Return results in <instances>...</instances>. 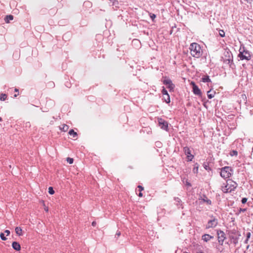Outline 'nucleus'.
Returning a JSON list of instances; mask_svg holds the SVG:
<instances>
[{"label": "nucleus", "mask_w": 253, "mask_h": 253, "mask_svg": "<svg viewBox=\"0 0 253 253\" xmlns=\"http://www.w3.org/2000/svg\"><path fill=\"white\" fill-rule=\"evenodd\" d=\"M189 49L191 55L196 58H199L202 55V50L200 45L195 42L190 44Z\"/></svg>", "instance_id": "f257e3e1"}, {"label": "nucleus", "mask_w": 253, "mask_h": 253, "mask_svg": "<svg viewBox=\"0 0 253 253\" xmlns=\"http://www.w3.org/2000/svg\"><path fill=\"white\" fill-rule=\"evenodd\" d=\"M237 185L238 184L236 182L229 179L227 180L226 185L225 186L222 187V191L224 193L231 192L236 189Z\"/></svg>", "instance_id": "f03ea898"}, {"label": "nucleus", "mask_w": 253, "mask_h": 253, "mask_svg": "<svg viewBox=\"0 0 253 253\" xmlns=\"http://www.w3.org/2000/svg\"><path fill=\"white\" fill-rule=\"evenodd\" d=\"M233 170L229 167H224L221 169L220 176L224 179L230 177L232 173Z\"/></svg>", "instance_id": "7ed1b4c3"}, {"label": "nucleus", "mask_w": 253, "mask_h": 253, "mask_svg": "<svg viewBox=\"0 0 253 253\" xmlns=\"http://www.w3.org/2000/svg\"><path fill=\"white\" fill-rule=\"evenodd\" d=\"M238 57H240L241 60H249L251 59V56L249 51L245 49L244 47L242 49L240 48L239 50V54Z\"/></svg>", "instance_id": "20e7f679"}, {"label": "nucleus", "mask_w": 253, "mask_h": 253, "mask_svg": "<svg viewBox=\"0 0 253 253\" xmlns=\"http://www.w3.org/2000/svg\"><path fill=\"white\" fill-rule=\"evenodd\" d=\"M223 62L231 66L233 62V56L232 53L229 51H225L223 57Z\"/></svg>", "instance_id": "39448f33"}, {"label": "nucleus", "mask_w": 253, "mask_h": 253, "mask_svg": "<svg viewBox=\"0 0 253 253\" xmlns=\"http://www.w3.org/2000/svg\"><path fill=\"white\" fill-rule=\"evenodd\" d=\"M218 224L217 219L215 217H212V219L210 220L207 224L206 225V228L207 229L214 228Z\"/></svg>", "instance_id": "423d86ee"}, {"label": "nucleus", "mask_w": 253, "mask_h": 253, "mask_svg": "<svg viewBox=\"0 0 253 253\" xmlns=\"http://www.w3.org/2000/svg\"><path fill=\"white\" fill-rule=\"evenodd\" d=\"M159 126L161 128L167 130L168 128V123L162 118L158 119Z\"/></svg>", "instance_id": "0eeeda50"}, {"label": "nucleus", "mask_w": 253, "mask_h": 253, "mask_svg": "<svg viewBox=\"0 0 253 253\" xmlns=\"http://www.w3.org/2000/svg\"><path fill=\"white\" fill-rule=\"evenodd\" d=\"M217 235L218 242L222 245L225 239V233L223 231L219 230L217 231Z\"/></svg>", "instance_id": "6e6552de"}, {"label": "nucleus", "mask_w": 253, "mask_h": 253, "mask_svg": "<svg viewBox=\"0 0 253 253\" xmlns=\"http://www.w3.org/2000/svg\"><path fill=\"white\" fill-rule=\"evenodd\" d=\"M192 84H193V91L194 93L196 95L201 96L202 93L198 86L196 85L194 83H192Z\"/></svg>", "instance_id": "1a4fd4ad"}, {"label": "nucleus", "mask_w": 253, "mask_h": 253, "mask_svg": "<svg viewBox=\"0 0 253 253\" xmlns=\"http://www.w3.org/2000/svg\"><path fill=\"white\" fill-rule=\"evenodd\" d=\"M199 200L201 201L204 203H206L207 205H211V202L210 200H209L205 195H203L201 196L200 198H199Z\"/></svg>", "instance_id": "9d476101"}, {"label": "nucleus", "mask_w": 253, "mask_h": 253, "mask_svg": "<svg viewBox=\"0 0 253 253\" xmlns=\"http://www.w3.org/2000/svg\"><path fill=\"white\" fill-rule=\"evenodd\" d=\"M12 248L16 251H19L21 249V246L19 243L17 242H13L12 244Z\"/></svg>", "instance_id": "9b49d317"}, {"label": "nucleus", "mask_w": 253, "mask_h": 253, "mask_svg": "<svg viewBox=\"0 0 253 253\" xmlns=\"http://www.w3.org/2000/svg\"><path fill=\"white\" fill-rule=\"evenodd\" d=\"M202 238V240L207 242L210 241L211 239L213 238V237L210 235L209 234H206L203 235Z\"/></svg>", "instance_id": "f8f14e48"}, {"label": "nucleus", "mask_w": 253, "mask_h": 253, "mask_svg": "<svg viewBox=\"0 0 253 253\" xmlns=\"http://www.w3.org/2000/svg\"><path fill=\"white\" fill-rule=\"evenodd\" d=\"M15 232L18 236H21L22 235V229L19 227H16L15 228Z\"/></svg>", "instance_id": "ddd939ff"}, {"label": "nucleus", "mask_w": 253, "mask_h": 253, "mask_svg": "<svg viewBox=\"0 0 253 253\" xmlns=\"http://www.w3.org/2000/svg\"><path fill=\"white\" fill-rule=\"evenodd\" d=\"M60 128L62 131L66 132L68 130V129L69 128V126H67L65 124H63L60 126Z\"/></svg>", "instance_id": "4468645a"}, {"label": "nucleus", "mask_w": 253, "mask_h": 253, "mask_svg": "<svg viewBox=\"0 0 253 253\" xmlns=\"http://www.w3.org/2000/svg\"><path fill=\"white\" fill-rule=\"evenodd\" d=\"M185 154L187 156L191 155V151L188 147H185L183 148Z\"/></svg>", "instance_id": "2eb2a0df"}, {"label": "nucleus", "mask_w": 253, "mask_h": 253, "mask_svg": "<svg viewBox=\"0 0 253 253\" xmlns=\"http://www.w3.org/2000/svg\"><path fill=\"white\" fill-rule=\"evenodd\" d=\"M13 16L12 15H9L5 17L4 20L6 23H9L10 20H13Z\"/></svg>", "instance_id": "dca6fc26"}, {"label": "nucleus", "mask_w": 253, "mask_h": 253, "mask_svg": "<svg viewBox=\"0 0 253 253\" xmlns=\"http://www.w3.org/2000/svg\"><path fill=\"white\" fill-rule=\"evenodd\" d=\"M202 81L204 83L211 82V79H210V78L208 76H205L204 77L202 78Z\"/></svg>", "instance_id": "f3484780"}, {"label": "nucleus", "mask_w": 253, "mask_h": 253, "mask_svg": "<svg viewBox=\"0 0 253 253\" xmlns=\"http://www.w3.org/2000/svg\"><path fill=\"white\" fill-rule=\"evenodd\" d=\"M69 134L70 135H72L73 138H75L77 136V132H75L73 129H71L69 132Z\"/></svg>", "instance_id": "a211bd4d"}, {"label": "nucleus", "mask_w": 253, "mask_h": 253, "mask_svg": "<svg viewBox=\"0 0 253 253\" xmlns=\"http://www.w3.org/2000/svg\"><path fill=\"white\" fill-rule=\"evenodd\" d=\"M112 3V5L115 6L116 7H119V2L116 0H110Z\"/></svg>", "instance_id": "6ab92c4d"}, {"label": "nucleus", "mask_w": 253, "mask_h": 253, "mask_svg": "<svg viewBox=\"0 0 253 253\" xmlns=\"http://www.w3.org/2000/svg\"><path fill=\"white\" fill-rule=\"evenodd\" d=\"M7 98V95L5 94L2 93L1 94L0 97V100L1 101H4Z\"/></svg>", "instance_id": "aec40b11"}, {"label": "nucleus", "mask_w": 253, "mask_h": 253, "mask_svg": "<svg viewBox=\"0 0 253 253\" xmlns=\"http://www.w3.org/2000/svg\"><path fill=\"white\" fill-rule=\"evenodd\" d=\"M164 100H165V101L167 103H169L170 102V97H169V95H166V96H164Z\"/></svg>", "instance_id": "412c9836"}, {"label": "nucleus", "mask_w": 253, "mask_h": 253, "mask_svg": "<svg viewBox=\"0 0 253 253\" xmlns=\"http://www.w3.org/2000/svg\"><path fill=\"white\" fill-rule=\"evenodd\" d=\"M208 97L209 99H211L214 97V93L213 94L211 93V91H208L207 92Z\"/></svg>", "instance_id": "4be33fe9"}, {"label": "nucleus", "mask_w": 253, "mask_h": 253, "mask_svg": "<svg viewBox=\"0 0 253 253\" xmlns=\"http://www.w3.org/2000/svg\"><path fill=\"white\" fill-rule=\"evenodd\" d=\"M167 87L170 90H172L173 89L174 87V84L172 83V82L171 83H170L169 84L167 85Z\"/></svg>", "instance_id": "5701e85b"}, {"label": "nucleus", "mask_w": 253, "mask_h": 253, "mask_svg": "<svg viewBox=\"0 0 253 253\" xmlns=\"http://www.w3.org/2000/svg\"><path fill=\"white\" fill-rule=\"evenodd\" d=\"M172 82L170 80H169V79H167V80H165L164 81H163V83L164 84H166V85H168L170 83H171Z\"/></svg>", "instance_id": "b1692460"}, {"label": "nucleus", "mask_w": 253, "mask_h": 253, "mask_svg": "<svg viewBox=\"0 0 253 253\" xmlns=\"http://www.w3.org/2000/svg\"><path fill=\"white\" fill-rule=\"evenodd\" d=\"M238 154V152L236 150H232V151H231L230 152V155L231 156H237Z\"/></svg>", "instance_id": "393cba45"}, {"label": "nucleus", "mask_w": 253, "mask_h": 253, "mask_svg": "<svg viewBox=\"0 0 253 253\" xmlns=\"http://www.w3.org/2000/svg\"><path fill=\"white\" fill-rule=\"evenodd\" d=\"M48 193L51 195H52L54 193V191L53 190V188L52 187H49Z\"/></svg>", "instance_id": "a878e982"}, {"label": "nucleus", "mask_w": 253, "mask_h": 253, "mask_svg": "<svg viewBox=\"0 0 253 253\" xmlns=\"http://www.w3.org/2000/svg\"><path fill=\"white\" fill-rule=\"evenodd\" d=\"M219 35L221 37H224L225 36V32H224L223 30H220L219 31Z\"/></svg>", "instance_id": "bb28decb"}, {"label": "nucleus", "mask_w": 253, "mask_h": 253, "mask_svg": "<svg viewBox=\"0 0 253 253\" xmlns=\"http://www.w3.org/2000/svg\"><path fill=\"white\" fill-rule=\"evenodd\" d=\"M0 237L1 239L3 241H5L7 239L4 236V235L3 233H1L0 234Z\"/></svg>", "instance_id": "cd10ccee"}, {"label": "nucleus", "mask_w": 253, "mask_h": 253, "mask_svg": "<svg viewBox=\"0 0 253 253\" xmlns=\"http://www.w3.org/2000/svg\"><path fill=\"white\" fill-rule=\"evenodd\" d=\"M188 161H191L194 158V156L192 154L187 156Z\"/></svg>", "instance_id": "c85d7f7f"}, {"label": "nucleus", "mask_w": 253, "mask_h": 253, "mask_svg": "<svg viewBox=\"0 0 253 253\" xmlns=\"http://www.w3.org/2000/svg\"><path fill=\"white\" fill-rule=\"evenodd\" d=\"M67 161L70 164H71L73 163L74 160L73 158H67Z\"/></svg>", "instance_id": "c756f323"}, {"label": "nucleus", "mask_w": 253, "mask_h": 253, "mask_svg": "<svg viewBox=\"0 0 253 253\" xmlns=\"http://www.w3.org/2000/svg\"><path fill=\"white\" fill-rule=\"evenodd\" d=\"M162 92L164 95H169L167 90L165 88L163 89Z\"/></svg>", "instance_id": "7c9ffc66"}, {"label": "nucleus", "mask_w": 253, "mask_h": 253, "mask_svg": "<svg viewBox=\"0 0 253 253\" xmlns=\"http://www.w3.org/2000/svg\"><path fill=\"white\" fill-rule=\"evenodd\" d=\"M247 198H242V201H241L242 204H245L247 202Z\"/></svg>", "instance_id": "2f4dec72"}, {"label": "nucleus", "mask_w": 253, "mask_h": 253, "mask_svg": "<svg viewBox=\"0 0 253 253\" xmlns=\"http://www.w3.org/2000/svg\"><path fill=\"white\" fill-rule=\"evenodd\" d=\"M4 233L6 234V236H8L10 234V231L8 230H6L4 231Z\"/></svg>", "instance_id": "473e14b6"}, {"label": "nucleus", "mask_w": 253, "mask_h": 253, "mask_svg": "<svg viewBox=\"0 0 253 253\" xmlns=\"http://www.w3.org/2000/svg\"><path fill=\"white\" fill-rule=\"evenodd\" d=\"M121 235V232L120 231H117L115 236L117 238L119 237Z\"/></svg>", "instance_id": "72a5a7b5"}, {"label": "nucleus", "mask_w": 253, "mask_h": 253, "mask_svg": "<svg viewBox=\"0 0 253 253\" xmlns=\"http://www.w3.org/2000/svg\"><path fill=\"white\" fill-rule=\"evenodd\" d=\"M251 233H250V232H248V233H247V239H249V238H250V237H251Z\"/></svg>", "instance_id": "f704fd0d"}, {"label": "nucleus", "mask_w": 253, "mask_h": 253, "mask_svg": "<svg viewBox=\"0 0 253 253\" xmlns=\"http://www.w3.org/2000/svg\"><path fill=\"white\" fill-rule=\"evenodd\" d=\"M138 188L139 189V190L140 191H142L143 190V187H142L140 185L138 186Z\"/></svg>", "instance_id": "c9c22d12"}, {"label": "nucleus", "mask_w": 253, "mask_h": 253, "mask_svg": "<svg viewBox=\"0 0 253 253\" xmlns=\"http://www.w3.org/2000/svg\"><path fill=\"white\" fill-rule=\"evenodd\" d=\"M204 167L207 170H208V169H209V167L206 164H204Z\"/></svg>", "instance_id": "e433bc0d"}, {"label": "nucleus", "mask_w": 253, "mask_h": 253, "mask_svg": "<svg viewBox=\"0 0 253 253\" xmlns=\"http://www.w3.org/2000/svg\"><path fill=\"white\" fill-rule=\"evenodd\" d=\"M156 15L154 14H153L152 15H151V18L152 20L154 19L155 18Z\"/></svg>", "instance_id": "4c0bfd02"}, {"label": "nucleus", "mask_w": 253, "mask_h": 253, "mask_svg": "<svg viewBox=\"0 0 253 253\" xmlns=\"http://www.w3.org/2000/svg\"><path fill=\"white\" fill-rule=\"evenodd\" d=\"M246 211V209H240V212H244Z\"/></svg>", "instance_id": "58836bf2"}, {"label": "nucleus", "mask_w": 253, "mask_h": 253, "mask_svg": "<svg viewBox=\"0 0 253 253\" xmlns=\"http://www.w3.org/2000/svg\"><path fill=\"white\" fill-rule=\"evenodd\" d=\"M96 222H95V221H93V222H92V225L93 226H95L96 225Z\"/></svg>", "instance_id": "ea45409f"}, {"label": "nucleus", "mask_w": 253, "mask_h": 253, "mask_svg": "<svg viewBox=\"0 0 253 253\" xmlns=\"http://www.w3.org/2000/svg\"><path fill=\"white\" fill-rule=\"evenodd\" d=\"M186 185H188V186H191L190 183L188 181H186Z\"/></svg>", "instance_id": "a19ab883"}, {"label": "nucleus", "mask_w": 253, "mask_h": 253, "mask_svg": "<svg viewBox=\"0 0 253 253\" xmlns=\"http://www.w3.org/2000/svg\"><path fill=\"white\" fill-rule=\"evenodd\" d=\"M175 201H176V202H179V201H180V199H179V198H175Z\"/></svg>", "instance_id": "79ce46f5"}, {"label": "nucleus", "mask_w": 253, "mask_h": 253, "mask_svg": "<svg viewBox=\"0 0 253 253\" xmlns=\"http://www.w3.org/2000/svg\"><path fill=\"white\" fill-rule=\"evenodd\" d=\"M138 196H139V197H142V193L141 192H140V193H139Z\"/></svg>", "instance_id": "37998d69"}, {"label": "nucleus", "mask_w": 253, "mask_h": 253, "mask_svg": "<svg viewBox=\"0 0 253 253\" xmlns=\"http://www.w3.org/2000/svg\"><path fill=\"white\" fill-rule=\"evenodd\" d=\"M249 239H246V240L245 241V243L247 244L248 242Z\"/></svg>", "instance_id": "c03bdc74"}, {"label": "nucleus", "mask_w": 253, "mask_h": 253, "mask_svg": "<svg viewBox=\"0 0 253 253\" xmlns=\"http://www.w3.org/2000/svg\"><path fill=\"white\" fill-rule=\"evenodd\" d=\"M195 170H196V171H198V167L196 168V169H195V168H194V170H193L195 171Z\"/></svg>", "instance_id": "a18cd8bd"}, {"label": "nucleus", "mask_w": 253, "mask_h": 253, "mask_svg": "<svg viewBox=\"0 0 253 253\" xmlns=\"http://www.w3.org/2000/svg\"><path fill=\"white\" fill-rule=\"evenodd\" d=\"M195 170H196V171H198V167L196 168V169H195V168H194V170H193L195 171Z\"/></svg>", "instance_id": "49530a36"}, {"label": "nucleus", "mask_w": 253, "mask_h": 253, "mask_svg": "<svg viewBox=\"0 0 253 253\" xmlns=\"http://www.w3.org/2000/svg\"><path fill=\"white\" fill-rule=\"evenodd\" d=\"M195 170H196V171H198V167L196 168V169H195V168H194V170H193L195 171Z\"/></svg>", "instance_id": "de8ad7c7"}, {"label": "nucleus", "mask_w": 253, "mask_h": 253, "mask_svg": "<svg viewBox=\"0 0 253 253\" xmlns=\"http://www.w3.org/2000/svg\"><path fill=\"white\" fill-rule=\"evenodd\" d=\"M15 92H18V89L17 88H15Z\"/></svg>", "instance_id": "09e8293b"}, {"label": "nucleus", "mask_w": 253, "mask_h": 253, "mask_svg": "<svg viewBox=\"0 0 253 253\" xmlns=\"http://www.w3.org/2000/svg\"><path fill=\"white\" fill-rule=\"evenodd\" d=\"M133 42H138V41H137V40H133Z\"/></svg>", "instance_id": "8fccbe9b"}, {"label": "nucleus", "mask_w": 253, "mask_h": 253, "mask_svg": "<svg viewBox=\"0 0 253 253\" xmlns=\"http://www.w3.org/2000/svg\"><path fill=\"white\" fill-rule=\"evenodd\" d=\"M203 253V252H198V253Z\"/></svg>", "instance_id": "3c124183"}, {"label": "nucleus", "mask_w": 253, "mask_h": 253, "mask_svg": "<svg viewBox=\"0 0 253 253\" xmlns=\"http://www.w3.org/2000/svg\"><path fill=\"white\" fill-rule=\"evenodd\" d=\"M2 121L1 118H0V121Z\"/></svg>", "instance_id": "603ef678"}, {"label": "nucleus", "mask_w": 253, "mask_h": 253, "mask_svg": "<svg viewBox=\"0 0 253 253\" xmlns=\"http://www.w3.org/2000/svg\"><path fill=\"white\" fill-rule=\"evenodd\" d=\"M45 210L47 211H48V210L47 209H45Z\"/></svg>", "instance_id": "864d4df0"}, {"label": "nucleus", "mask_w": 253, "mask_h": 253, "mask_svg": "<svg viewBox=\"0 0 253 253\" xmlns=\"http://www.w3.org/2000/svg\"><path fill=\"white\" fill-rule=\"evenodd\" d=\"M16 96H17V95H16V94H15V95H14V97H16Z\"/></svg>", "instance_id": "5fc2aeb1"}, {"label": "nucleus", "mask_w": 253, "mask_h": 253, "mask_svg": "<svg viewBox=\"0 0 253 253\" xmlns=\"http://www.w3.org/2000/svg\"><path fill=\"white\" fill-rule=\"evenodd\" d=\"M252 150H253V147Z\"/></svg>", "instance_id": "6e6d98bb"}]
</instances>
